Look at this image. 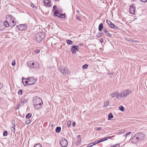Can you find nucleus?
Returning a JSON list of instances; mask_svg holds the SVG:
<instances>
[{
	"instance_id": "nucleus-1",
	"label": "nucleus",
	"mask_w": 147,
	"mask_h": 147,
	"mask_svg": "<svg viewBox=\"0 0 147 147\" xmlns=\"http://www.w3.org/2000/svg\"><path fill=\"white\" fill-rule=\"evenodd\" d=\"M33 102L34 108L36 110L40 109L43 106L42 99L40 98L35 96L34 98Z\"/></svg>"
},
{
	"instance_id": "nucleus-2",
	"label": "nucleus",
	"mask_w": 147,
	"mask_h": 147,
	"mask_svg": "<svg viewBox=\"0 0 147 147\" xmlns=\"http://www.w3.org/2000/svg\"><path fill=\"white\" fill-rule=\"evenodd\" d=\"M145 138V136L143 133H138L135 134L134 137L131 139V142L133 143H136L138 140H144Z\"/></svg>"
},
{
	"instance_id": "nucleus-3",
	"label": "nucleus",
	"mask_w": 147,
	"mask_h": 147,
	"mask_svg": "<svg viewBox=\"0 0 147 147\" xmlns=\"http://www.w3.org/2000/svg\"><path fill=\"white\" fill-rule=\"evenodd\" d=\"M131 92V90L127 89L121 92L120 94L117 95L116 98L118 99H121L122 97L123 98H126L128 95Z\"/></svg>"
},
{
	"instance_id": "nucleus-4",
	"label": "nucleus",
	"mask_w": 147,
	"mask_h": 147,
	"mask_svg": "<svg viewBox=\"0 0 147 147\" xmlns=\"http://www.w3.org/2000/svg\"><path fill=\"white\" fill-rule=\"evenodd\" d=\"M27 65L28 67L32 68H38L39 67L38 63L36 62L29 61Z\"/></svg>"
},
{
	"instance_id": "nucleus-5",
	"label": "nucleus",
	"mask_w": 147,
	"mask_h": 147,
	"mask_svg": "<svg viewBox=\"0 0 147 147\" xmlns=\"http://www.w3.org/2000/svg\"><path fill=\"white\" fill-rule=\"evenodd\" d=\"M36 41L38 43L41 42L44 38L43 33L42 32H39L36 35Z\"/></svg>"
},
{
	"instance_id": "nucleus-6",
	"label": "nucleus",
	"mask_w": 147,
	"mask_h": 147,
	"mask_svg": "<svg viewBox=\"0 0 147 147\" xmlns=\"http://www.w3.org/2000/svg\"><path fill=\"white\" fill-rule=\"evenodd\" d=\"M60 143L61 146L62 147H66L68 144V143L67 140L64 138L61 139L60 141Z\"/></svg>"
},
{
	"instance_id": "nucleus-7",
	"label": "nucleus",
	"mask_w": 147,
	"mask_h": 147,
	"mask_svg": "<svg viewBox=\"0 0 147 147\" xmlns=\"http://www.w3.org/2000/svg\"><path fill=\"white\" fill-rule=\"evenodd\" d=\"M60 72L63 74H65L68 73V69L63 66H61L59 68Z\"/></svg>"
},
{
	"instance_id": "nucleus-8",
	"label": "nucleus",
	"mask_w": 147,
	"mask_h": 147,
	"mask_svg": "<svg viewBox=\"0 0 147 147\" xmlns=\"http://www.w3.org/2000/svg\"><path fill=\"white\" fill-rule=\"evenodd\" d=\"M27 27V25L24 24H20L17 26L18 29L20 31H23L25 30Z\"/></svg>"
},
{
	"instance_id": "nucleus-9",
	"label": "nucleus",
	"mask_w": 147,
	"mask_h": 147,
	"mask_svg": "<svg viewBox=\"0 0 147 147\" xmlns=\"http://www.w3.org/2000/svg\"><path fill=\"white\" fill-rule=\"evenodd\" d=\"M28 80L29 81V85H31L35 83L36 81V79L34 78L33 77H29V78L26 79Z\"/></svg>"
},
{
	"instance_id": "nucleus-10",
	"label": "nucleus",
	"mask_w": 147,
	"mask_h": 147,
	"mask_svg": "<svg viewBox=\"0 0 147 147\" xmlns=\"http://www.w3.org/2000/svg\"><path fill=\"white\" fill-rule=\"evenodd\" d=\"M135 8L133 4H132L129 7V11L131 13L134 14Z\"/></svg>"
},
{
	"instance_id": "nucleus-11",
	"label": "nucleus",
	"mask_w": 147,
	"mask_h": 147,
	"mask_svg": "<svg viewBox=\"0 0 147 147\" xmlns=\"http://www.w3.org/2000/svg\"><path fill=\"white\" fill-rule=\"evenodd\" d=\"M51 0H44V3L45 6L48 7H50L51 5Z\"/></svg>"
},
{
	"instance_id": "nucleus-12",
	"label": "nucleus",
	"mask_w": 147,
	"mask_h": 147,
	"mask_svg": "<svg viewBox=\"0 0 147 147\" xmlns=\"http://www.w3.org/2000/svg\"><path fill=\"white\" fill-rule=\"evenodd\" d=\"M78 46H74L72 47L71 51L73 53H76V51H78Z\"/></svg>"
},
{
	"instance_id": "nucleus-13",
	"label": "nucleus",
	"mask_w": 147,
	"mask_h": 147,
	"mask_svg": "<svg viewBox=\"0 0 147 147\" xmlns=\"http://www.w3.org/2000/svg\"><path fill=\"white\" fill-rule=\"evenodd\" d=\"M14 18L11 15H9L7 16L6 17V19L7 21L9 22L11 21L12 20H14Z\"/></svg>"
},
{
	"instance_id": "nucleus-14",
	"label": "nucleus",
	"mask_w": 147,
	"mask_h": 147,
	"mask_svg": "<svg viewBox=\"0 0 147 147\" xmlns=\"http://www.w3.org/2000/svg\"><path fill=\"white\" fill-rule=\"evenodd\" d=\"M54 15L55 16H56L60 17V18H62V17L61 16H60V15H61V14L59 13L58 12H56V11H55L54 12Z\"/></svg>"
},
{
	"instance_id": "nucleus-15",
	"label": "nucleus",
	"mask_w": 147,
	"mask_h": 147,
	"mask_svg": "<svg viewBox=\"0 0 147 147\" xmlns=\"http://www.w3.org/2000/svg\"><path fill=\"white\" fill-rule=\"evenodd\" d=\"M109 26L111 28H113L115 29H118V28L112 23H111V24Z\"/></svg>"
},
{
	"instance_id": "nucleus-16",
	"label": "nucleus",
	"mask_w": 147,
	"mask_h": 147,
	"mask_svg": "<svg viewBox=\"0 0 147 147\" xmlns=\"http://www.w3.org/2000/svg\"><path fill=\"white\" fill-rule=\"evenodd\" d=\"M7 21H5L3 23L4 26L7 27H8L9 26V23Z\"/></svg>"
},
{
	"instance_id": "nucleus-17",
	"label": "nucleus",
	"mask_w": 147,
	"mask_h": 147,
	"mask_svg": "<svg viewBox=\"0 0 147 147\" xmlns=\"http://www.w3.org/2000/svg\"><path fill=\"white\" fill-rule=\"evenodd\" d=\"M103 28V25L102 24H100L98 26V30L99 31H101Z\"/></svg>"
},
{
	"instance_id": "nucleus-18",
	"label": "nucleus",
	"mask_w": 147,
	"mask_h": 147,
	"mask_svg": "<svg viewBox=\"0 0 147 147\" xmlns=\"http://www.w3.org/2000/svg\"><path fill=\"white\" fill-rule=\"evenodd\" d=\"M103 30L108 36H111V34L106 29H104Z\"/></svg>"
},
{
	"instance_id": "nucleus-19",
	"label": "nucleus",
	"mask_w": 147,
	"mask_h": 147,
	"mask_svg": "<svg viewBox=\"0 0 147 147\" xmlns=\"http://www.w3.org/2000/svg\"><path fill=\"white\" fill-rule=\"evenodd\" d=\"M108 117V119L109 120H110L111 118H112L113 117V115L111 113H109V114Z\"/></svg>"
},
{
	"instance_id": "nucleus-20",
	"label": "nucleus",
	"mask_w": 147,
	"mask_h": 147,
	"mask_svg": "<svg viewBox=\"0 0 147 147\" xmlns=\"http://www.w3.org/2000/svg\"><path fill=\"white\" fill-rule=\"evenodd\" d=\"M61 130V127H57L56 128V129H55L57 133L59 132Z\"/></svg>"
},
{
	"instance_id": "nucleus-21",
	"label": "nucleus",
	"mask_w": 147,
	"mask_h": 147,
	"mask_svg": "<svg viewBox=\"0 0 147 147\" xmlns=\"http://www.w3.org/2000/svg\"><path fill=\"white\" fill-rule=\"evenodd\" d=\"M14 20H12L11 21V26L12 27H13L14 26L16 25V22L14 21Z\"/></svg>"
},
{
	"instance_id": "nucleus-22",
	"label": "nucleus",
	"mask_w": 147,
	"mask_h": 147,
	"mask_svg": "<svg viewBox=\"0 0 147 147\" xmlns=\"http://www.w3.org/2000/svg\"><path fill=\"white\" fill-rule=\"evenodd\" d=\"M125 131L126 130H124V129H123L120 131H119L118 132V134H123L125 132Z\"/></svg>"
},
{
	"instance_id": "nucleus-23",
	"label": "nucleus",
	"mask_w": 147,
	"mask_h": 147,
	"mask_svg": "<svg viewBox=\"0 0 147 147\" xmlns=\"http://www.w3.org/2000/svg\"><path fill=\"white\" fill-rule=\"evenodd\" d=\"M15 125L13 124V126L11 128V130L12 131H13V132H14V131H15Z\"/></svg>"
},
{
	"instance_id": "nucleus-24",
	"label": "nucleus",
	"mask_w": 147,
	"mask_h": 147,
	"mask_svg": "<svg viewBox=\"0 0 147 147\" xmlns=\"http://www.w3.org/2000/svg\"><path fill=\"white\" fill-rule=\"evenodd\" d=\"M67 42L68 44L69 45H71L73 43V42L69 40H67Z\"/></svg>"
},
{
	"instance_id": "nucleus-25",
	"label": "nucleus",
	"mask_w": 147,
	"mask_h": 147,
	"mask_svg": "<svg viewBox=\"0 0 147 147\" xmlns=\"http://www.w3.org/2000/svg\"><path fill=\"white\" fill-rule=\"evenodd\" d=\"M99 142V140L97 141H96L95 142L91 144H92V145L89 146V147H91L92 146H93V145H95L96 144H97V143H98Z\"/></svg>"
},
{
	"instance_id": "nucleus-26",
	"label": "nucleus",
	"mask_w": 147,
	"mask_h": 147,
	"mask_svg": "<svg viewBox=\"0 0 147 147\" xmlns=\"http://www.w3.org/2000/svg\"><path fill=\"white\" fill-rule=\"evenodd\" d=\"M109 102L108 101H107V102H105L104 103V107H106L109 105Z\"/></svg>"
},
{
	"instance_id": "nucleus-27",
	"label": "nucleus",
	"mask_w": 147,
	"mask_h": 147,
	"mask_svg": "<svg viewBox=\"0 0 147 147\" xmlns=\"http://www.w3.org/2000/svg\"><path fill=\"white\" fill-rule=\"evenodd\" d=\"M32 116V114L30 113H28L26 115V118L27 119L29 118Z\"/></svg>"
},
{
	"instance_id": "nucleus-28",
	"label": "nucleus",
	"mask_w": 147,
	"mask_h": 147,
	"mask_svg": "<svg viewBox=\"0 0 147 147\" xmlns=\"http://www.w3.org/2000/svg\"><path fill=\"white\" fill-rule=\"evenodd\" d=\"M119 109L121 111H124L125 109L122 106H121L119 107Z\"/></svg>"
},
{
	"instance_id": "nucleus-29",
	"label": "nucleus",
	"mask_w": 147,
	"mask_h": 147,
	"mask_svg": "<svg viewBox=\"0 0 147 147\" xmlns=\"http://www.w3.org/2000/svg\"><path fill=\"white\" fill-rule=\"evenodd\" d=\"M102 34L101 33L99 32L96 35V36L98 38L102 36Z\"/></svg>"
},
{
	"instance_id": "nucleus-30",
	"label": "nucleus",
	"mask_w": 147,
	"mask_h": 147,
	"mask_svg": "<svg viewBox=\"0 0 147 147\" xmlns=\"http://www.w3.org/2000/svg\"><path fill=\"white\" fill-rule=\"evenodd\" d=\"M34 147H42L41 145L40 144H37L35 145Z\"/></svg>"
},
{
	"instance_id": "nucleus-31",
	"label": "nucleus",
	"mask_w": 147,
	"mask_h": 147,
	"mask_svg": "<svg viewBox=\"0 0 147 147\" xmlns=\"http://www.w3.org/2000/svg\"><path fill=\"white\" fill-rule=\"evenodd\" d=\"M71 124V121H68L67 123V124L68 127H70Z\"/></svg>"
},
{
	"instance_id": "nucleus-32",
	"label": "nucleus",
	"mask_w": 147,
	"mask_h": 147,
	"mask_svg": "<svg viewBox=\"0 0 147 147\" xmlns=\"http://www.w3.org/2000/svg\"><path fill=\"white\" fill-rule=\"evenodd\" d=\"M106 22L109 26L112 23L110 21L108 20L107 19L106 20Z\"/></svg>"
},
{
	"instance_id": "nucleus-33",
	"label": "nucleus",
	"mask_w": 147,
	"mask_h": 147,
	"mask_svg": "<svg viewBox=\"0 0 147 147\" xmlns=\"http://www.w3.org/2000/svg\"><path fill=\"white\" fill-rule=\"evenodd\" d=\"M31 121L29 119L27 120L26 121V124L28 125L30 123Z\"/></svg>"
},
{
	"instance_id": "nucleus-34",
	"label": "nucleus",
	"mask_w": 147,
	"mask_h": 147,
	"mask_svg": "<svg viewBox=\"0 0 147 147\" xmlns=\"http://www.w3.org/2000/svg\"><path fill=\"white\" fill-rule=\"evenodd\" d=\"M88 65L86 64L84 65L82 67V68L83 69H86L87 68Z\"/></svg>"
},
{
	"instance_id": "nucleus-35",
	"label": "nucleus",
	"mask_w": 147,
	"mask_h": 147,
	"mask_svg": "<svg viewBox=\"0 0 147 147\" xmlns=\"http://www.w3.org/2000/svg\"><path fill=\"white\" fill-rule=\"evenodd\" d=\"M31 6L34 9H36V7L34 5L33 3H31L30 4Z\"/></svg>"
},
{
	"instance_id": "nucleus-36",
	"label": "nucleus",
	"mask_w": 147,
	"mask_h": 147,
	"mask_svg": "<svg viewBox=\"0 0 147 147\" xmlns=\"http://www.w3.org/2000/svg\"><path fill=\"white\" fill-rule=\"evenodd\" d=\"M117 94L116 93H113L110 95V96H111L113 98H114L116 95Z\"/></svg>"
},
{
	"instance_id": "nucleus-37",
	"label": "nucleus",
	"mask_w": 147,
	"mask_h": 147,
	"mask_svg": "<svg viewBox=\"0 0 147 147\" xmlns=\"http://www.w3.org/2000/svg\"><path fill=\"white\" fill-rule=\"evenodd\" d=\"M7 132L6 131H5L3 132V136H6L7 135Z\"/></svg>"
},
{
	"instance_id": "nucleus-38",
	"label": "nucleus",
	"mask_w": 147,
	"mask_h": 147,
	"mask_svg": "<svg viewBox=\"0 0 147 147\" xmlns=\"http://www.w3.org/2000/svg\"><path fill=\"white\" fill-rule=\"evenodd\" d=\"M120 146V145L119 144H115L113 146H112V147H117V146H118L117 147H119Z\"/></svg>"
},
{
	"instance_id": "nucleus-39",
	"label": "nucleus",
	"mask_w": 147,
	"mask_h": 147,
	"mask_svg": "<svg viewBox=\"0 0 147 147\" xmlns=\"http://www.w3.org/2000/svg\"><path fill=\"white\" fill-rule=\"evenodd\" d=\"M4 28V27L2 25L0 26V30H3Z\"/></svg>"
},
{
	"instance_id": "nucleus-40",
	"label": "nucleus",
	"mask_w": 147,
	"mask_h": 147,
	"mask_svg": "<svg viewBox=\"0 0 147 147\" xmlns=\"http://www.w3.org/2000/svg\"><path fill=\"white\" fill-rule=\"evenodd\" d=\"M18 94L19 95H22V91L20 90L18 92Z\"/></svg>"
},
{
	"instance_id": "nucleus-41",
	"label": "nucleus",
	"mask_w": 147,
	"mask_h": 147,
	"mask_svg": "<svg viewBox=\"0 0 147 147\" xmlns=\"http://www.w3.org/2000/svg\"><path fill=\"white\" fill-rule=\"evenodd\" d=\"M16 65V61L15 60L13 61L12 63V65L13 66H14Z\"/></svg>"
},
{
	"instance_id": "nucleus-42",
	"label": "nucleus",
	"mask_w": 147,
	"mask_h": 147,
	"mask_svg": "<svg viewBox=\"0 0 147 147\" xmlns=\"http://www.w3.org/2000/svg\"><path fill=\"white\" fill-rule=\"evenodd\" d=\"M131 133V132H129L128 133H127L126 134V138L127 136L128 135H130Z\"/></svg>"
},
{
	"instance_id": "nucleus-43",
	"label": "nucleus",
	"mask_w": 147,
	"mask_h": 147,
	"mask_svg": "<svg viewBox=\"0 0 147 147\" xmlns=\"http://www.w3.org/2000/svg\"><path fill=\"white\" fill-rule=\"evenodd\" d=\"M76 19L80 21L81 20L80 17L78 16H76Z\"/></svg>"
},
{
	"instance_id": "nucleus-44",
	"label": "nucleus",
	"mask_w": 147,
	"mask_h": 147,
	"mask_svg": "<svg viewBox=\"0 0 147 147\" xmlns=\"http://www.w3.org/2000/svg\"><path fill=\"white\" fill-rule=\"evenodd\" d=\"M34 52L36 53H38L40 52V51L38 49H36L35 50Z\"/></svg>"
},
{
	"instance_id": "nucleus-45",
	"label": "nucleus",
	"mask_w": 147,
	"mask_h": 147,
	"mask_svg": "<svg viewBox=\"0 0 147 147\" xmlns=\"http://www.w3.org/2000/svg\"><path fill=\"white\" fill-rule=\"evenodd\" d=\"M110 137H106L105 138H104V139L105 141L106 140H108V139H109V138H110Z\"/></svg>"
},
{
	"instance_id": "nucleus-46",
	"label": "nucleus",
	"mask_w": 147,
	"mask_h": 147,
	"mask_svg": "<svg viewBox=\"0 0 147 147\" xmlns=\"http://www.w3.org/2000/svg\"><path fill=\"white\" fill-rule=\"evenodd\" d=\"M56 7L55 5H54L53 7V11H54L55 10H56Z\"/></svg>"
},
{
	"instance_id": "nucleus-47",
	"label": "nucleus",
	"mask_w": 147,
	"mask_h": 147,
	"mask_svg": "<svg viewBox=\"0 0 147 147\" xmlns=\"http://www.w3.org/2000/svg\"><path fill=\"white\" fill-rule=\"evenodd\" d=\"M99 142H101L103 141H105V140H104V138H103L102 139H100V140H99Z\"/></svg>"
},
{
	"instance_id": "nucleus-48",
	"label": "nucleus",
	"mask_w": 147,
	"mask_h": 147,
	"mask_svg": "<svg viewBox=\"0 0 147 147\" xmlns=\"http://www.w3.org/2000/svg\"><path fill=\"white\" fill-rule=\"evenodd\" d=\"M25 83L26 84H28V85H29V81L28 80L26 81L25 82Z\"/></svg>"
},
{
	"instance_id": "nucleus-49",
	"label": "nucleus",
	"mask_w": 147,
	"mask_h": 147,
	"mask_svg": "<svg viewBox=\"0 0 147 147\" xmlns=\"http://www.w3.org/2000/svg\"><path fill=\"white\" fill-rule=\"evenodd\" d=\"M3 84L0 83V89L3 87Z\"/></svg>"
},
{
	"instance_id": "nucleus-50",
	"label": "nucleus",
	"mask_w": 147,
	"mask_h": 147,
	"mask_svg": "<svg viewBox=\"0 0 147 147\" xmlns=\"http://www.w3.org/2000/svg\"><path fill=\"white\" fill-rule=\"evenodd\" d=\"M141 1L144 2H146L147 1V0H140Z\"/></svg>"
},
{
	"instance_id": "nucleus-51",
	"label": "nucleus",
	"mask_w": 147,
	"mask_h": 147,
	"mask_svg": "<svg viewBox=\"0 0 147 147\" xmlns=\"http://www.w3.org/2000/svg\"><path fill=\"white\" fill-rule=\"evenodd\" d=\"M100 42H102L103 41V39L102 38H100Z\"/></svg>"
},
{
	"instance_id": "nucleus-52",
	"label": "nucleus",
	"mask_w": 147,
	"mask_h": 147,
	"mask_svg": "<svg viewBox=\"0 0 147 147\" xmlns=\"http://www.w3.org/2000/svg\"><path fill=\"white\" fill-rule=\"evenodd\" d=\"M101 129V128L100 127H99L97 129V130H98V131L100 130Z\"/></svg>"
},
{
	"instance_id": "nucleus-53",
	"label": "nucleus",
	"mask_w": 147,
	"mask_h": 147,
	"mask_svg": "<svg viewBox=\"0 0 147 147\" xmlns=\"http://www.w3.org/2000/svg\"><path fill=\"white\" fill-rule=\"evenodd\" d=\"M75 124V122H74L72 123V125H73V127L74 126Z\"/></svg>"
},
{
	"instance_id": "nucleus-54",
	"label": "nucleus",
	"mask_w": 147,
	"mask_h": 147,
	"mask_svg": "<svg viewBox=\"0 0 147 147\" xmlns=\"http://www.w3.org/2000/svg\"><path fill=\"white\" fill-rule=\"evenodd\" d=\"M60 16H62V18H63V16H64H64L63 15H62L61 14V15Z\"/></svg>"
},
{
	"instance_id": "nucleus-55",
	"label": "nucleus",
	"mask_w": 147,
	"mask_h": 147,
	"mask_svg": "<svg viewBox=\"0 0 147 147\" xmlns=\"http://www.w3.org/2000/svg\"><path fill=\"white\" fill-rule=\"evenodd\" d=\"M123 136H125L126 138V134L124 135Z\"/></svg>"
},
{
	"instance_id": "nucleus-56",
	"label": "nucleus",
	"mask_w": 147,
	"mask_h": 147,
	"mask_svg": "<svg viewBox=\"0 0 147 147\" xmlns=\"http://www.w3.org/2000/svg\"><path fill=\"white\" fill-rule=\"evenodd\" d=\"M55 1H59V0H55Z\"/></svg>"
},
{
	"instance_id": "nucleus-57",
	"label": "nucleus",
	"mask_w": 147,
	"mask_h": 147,
	"mask_svg": "<svg viewBox=\"0 0 147 147\" xmlns=\"http://www.w3.org/2000/svg\"><path fill=\"white\" fill-rule=\"evenodd\" d=\"M77 12L78 13H79V11L78 10Z\"/></svg>"
},
{
	"instance_id": "nucleus-58",
	"label": "nucleus",
	"mask_w": 147,
	"mask_h": 147,
	"mask_svg": "<svg viewBox=\"0 0 147 147\" xmlns=\"http://www.w3.org/2000/svg\"><path fill=\"white\" fill-rule=\"evenodd\" d=\"M110 147H112V146H111Z\"/></svg>"
}]
</instances>
